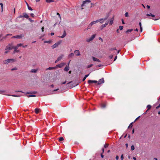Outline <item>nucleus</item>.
Instances as JSON below:
<instances>
[{
	"label": "nucleus",
	"instance_id": "obj_25",
	"mask_svg": "<svg viewBox=\"0 0 160 160\" xmlns=\"http://www.w3.org/2000/svg\"><path fill=\"white\" fill-rule=\"evenodd\" d=\"M89 75V74L85 75L82 79V81H84V80H85L86 79V78L88 77Z\"/></svg>",
	"mask_w": 160,
	"mask_h": 160
},
{
	"label": "nucleus",
	"instance_id": "obj_36",
	"mask_svg": "<svg viewBox=\"0 0 160 160\" xmlns=\"http://www.w3.org/2000/svg\"><path fill=\"white\" fill-rule=\"evenodd\" d=\"M63 138L62 137H61L59 138V140L60 141H61L63 140Z\"/></svg>",
	"mask_w": 160,
	"mask_h": 160
},
{
	"label": "nucleus",
	"instance_id": "obj_22",
	"mask_svg": "<svg viewBox=\"0 0 160 160\" xmlns=\"http://www.w3.org/2000/svg\"><path fill=\"white\" fill-rule=\"evenodd\" d=\"M97 20H100L99 22H100V23H103L104 22V20H103V19L102 18H101L100 19H98Z\"/></svg>",
	"mask_w": 160,
	"mask_h": 160
},
{
	"label": "nucleus",
	"instance_id": "obj_7",
	"mask_svg": "<svg viewBox=\"0 0 160 160\" xmlns=\"http://www.w3.org/2000/svg\"><path fill=\"white\" fill-rule=\"evenodd\" d=\"M65 63L64 62H62L59 64H58L56 66V68L58 67L59 68H61L62 67L65 65Z\"/></svg>",
	"mask_w": 160,
	"mask_h": 160
},
{
	"label": "nucleus",
	"instance_id": "obj_21",
	"mask_svg": "<svg viewBox=\"0 0 160 160\" xmlns=\"http://www.w3.org/2000/svg\"><path fill=\"white\" fill-rule=\"evenodd\" d=\"M74 55V53H71L68 55V56L69 58H72L73 57Z\"/></svg>",
	"mask_w": 160,
	"mask_h": 160
},
{
	"label": "nucleus",
	"instance_id": "obj_27",
	"mask_svg": "<svg viewBox=\"0 0 160 160\" xmlns=\"http://www.w3.org/2000/svg\"><path fill=\"white\" fill-rule=\"evenodd\" d=\"M146 15L147 16H151L152 17H155V15H154L152 14L151 13L150 14H147Z\"/></svg>",
	"mask_w": 160,
	"mask_h": 160
},
{
	"label": "nucleus",
	"instance_id": "obj_40",
	"mask_svg": "<svg viewBox=\"0 0 160 160\" xmlns=\"http://www.w3.org/2000/svg\"><path fill=\"white\" fill-rule=\"evenodd\" d=\"M125 16L126 17H128V12H126L125 13Z\"/></svg>",
	"mask_w": 160,
	"mask_h": 160
},
{
	"label": "nucleus",
	"instance_id": "obj_30",
	"mask_svg": "<svg viewBox=\"0 0 160 160\" xmlns=\"http://www.w3.org/2000/svg\"><path fill=\"white\" fill-rule=\"evenodd\" d=\"M51 41H44V43H51Z\"/></svg>",
	"mask_w": 160,
	"mask_h": 160
},
{
	"label": "nucleus",
	"instance_id": "obj_53",
	"mask_svg": "<svg viewBox=\"0 0 160 160\" xmlns=\"http://www.w3.org/2000/svg\"><path fill=\"white\" fill-rule=\"evenodd\" d=\"M117 56H116L114 58V61H115L116 60V59H117Z\"/></svg>",
	"mask_w": 160,
	"mask_h": 160
},
{
	"label": "nucleus",
	"instance_id": "obj_63",
	"mask_svg": "<svg viewBox=\"0 0 160 160\" xmlns=\"http://www.w3.org/2000/svg\"><path fill=\"white\" fill-rule=\"evenodd\" d=\"M122 23L123 24H125V22L123 19L122 20Z\"/></svg>",
	"mask_w": 160,
	"mask_h": 160
},
{
	"label": "nucleus",
	"instance_id": "obj_61",
	"mask_svg": "<svg viewBox=\"0 0 160 160\" xmlns=\"http://www.w3.org/2000/svg\"><path fill=\"white\" fill-rule=\"evenodd\" d=\"M147 7L148 9H149L150 8V6L148 5L147 6Z\"/></svg>",
	"mask_w": 160,
	"mask_h": 160
},
{
	"label": "nucleus",
	"instance_id": "obj_55",
	"mask_svg": "<svg viewBox=\"0 0 160 160\" xmlns=\"http://www.w3.org/2000/svg\"><path fill=\"white\" fill-rule=\"evenodd\" d=\"M140 117V116H138V118H137L135 119V121H134V122H135V121H136Z\"/></svg>",
	"mask_w": 160,
	"mask_h": 160
},
{
	"label": "nucleus",
	"instance_id": "obj_33",
	"mask_svg": "<svg viewBox=\"0 0 160 160\" xmlns=\"http://www.w3.org/2000/svg\"><path fill=\"white\" fill-rule=\"evenodd\" d=\"M19 47L17 44L16 46H13V49H17Z\"/></svg>",
	"mask_w": 160,
	"mask_h": 160
},
{
	"label": "nucleus",
	"instance_id": "obj_11",
	"mask_svg": "<svg viewBox=\"0 0 160 160\" xmlns=\"http://www.w3.org/2000/svg\"><path fill=\"white\" fill-rule=\"evenodd\" d=\"M66 32L65 31H64L62 35V36H58V37L59 38H63L66 36Z\"/></svg>",
	"mask_w": 160,
	"mask_h": 160
},
{
	"label": "nucleus",
	"instance_id": "obj_28",
	"mask_svg": "<svg viewBox=\"0 0 160 160\" xmlns=\"http://www.w3.org/2000/svg\"><path fill=\"white\" fill-rule=\"evenodd\" d=\"M109 50L110 51H112L114 50H117V49L116 48H111L109 49Z\"/></svg>",
	"mask_w": 160,
	"mask_h": 160
},
{
	"label": "nucleus",
	"instance_id": "obj_16",
	"mask_svg": "<svg viewBox=\"0 0 160 160\" xmlns=\"http://www.w3.org/2000/svg\"><path fill=\"white\" fill-rule=\"evenodd\" d=\"M69 69V66H66L64 68V71L67 72Z\"/></svg>",
	"mask_w": 160,
	"mask_h": 160
},
{
	"label": "nucleus",
	"instance_id": "obj_41",
	"mask_svg": "<svg viewBox=\"0 0 160 160\" xmlns=\"http://www.w3.org/2000/svg\"><path fill=\"white\" fill-rule=\"evenodd\" d=\"M92 66H93V64H90V65H88L87 66V68H90L91 67H92Z\"/></svg>",
	"mask_w": 160,
	"mask_h": 160
},
{
	"label": "nucleus",
	"instance_id": "obj_10",
	"mask_svg": "<svg viewBox=\"0 0 160 160\" xmlns=\"http://www.w3.org/2000/svg\"><path fill=\"white\" fill-rule=\"evenodd\" d=\"M74 52L75 55L77 56H79L80 55V52L78 50H75L74 51Z\"/></svg>",
	"mask_w": 160,
	"mask_h": 160
},
{
	"label": "nucleus",
	"instance_id": "obj_47",
	"mask_svg": "<svg viewBox=\"0 0 160 160\" xmlns=\"http://www.w3.org/2000/svg\"><path fill=\"white\" fill-rule=\"evenodd\" d=\"M121 159H122V160H123V154H122L121 156Z\"/></svg>",
	"mask_w": 160,
	"mask_h": 160
},
{
	"label": "nucleus",
	"instance_id": "obj_13",
	"mask_svg": "<svg viewBox=\"0 0 160 160\" xmlns=\"http://www.w3.org/2000/svg\"><path fill=\"white\" fill-rule=\"evenodd\" d=\"M100 20H97L96 21H93L92 22L90 23L92 25L95 24L99 22Z\"/></svg>",
	"mask_w": 160,
	"mask_h": 160
},
{
	"label": "nucleus",
	"instance_id": "obj_17",
	"mask_svg": "<svg viewBox=\"0 0 160 160\" xmlns=\"http://www.w3.org/2000/svg\"><path fill=\"white\" fill-rule=\"evenodd\" d=\"M23 17L26 18H28V15L26 13H23Z\"/></svg>",
	"mask_w": 160,
	"mask_h": 160
},
{
	"label": "nucleus",
	"instance_id": "obj_49",
	"mask_svg": "<svg viewBox=\"0 0 160 160\" xmlns=\"http://www.w3.org/2000/svg\"><path fill=\"white\" fill-rule=\"evenodd\" d=\"M108 18V17H107L103 18V20H104V21H105L107 19V18Z\"/></svg>",
	"mask_w": 160,
	"mask_h": 160
},
{
	"label": "nucleus",
	"instance_id": "obj_32",
	"mask_svg": "<svg viewBox=\"0 0 160 160\" xmlns=\"http://www.w3.org/2000/svg\"><path fill=\"white\" fill-rule=\"evenodd\" d=\"M92 25H91V24L90 23L88 26V27H87V29H90L92 27Z\"/></svg>",
	"mask_w": 160,
	"mask_h": 160
},
{
	"label": "nucleus",
	"instance_id": "obj_9",
	"mask_svg": "<svg viewBox=\"0 0 160 160\" xmlns=\"http://www.w3.org/2000/svg\"><path fill=\"white\" fill-rule=\"evenodd\" d=\"M108 22H107L104 24L102 25L100 28V29L102 30L103 28L106 27L108 24Z\"/></svg>",
	"mask_w": 160,
	"mask_h": 160
},
{
	"label": "nucleus",
	"instance_id": "obj_23",
	"mask_svg": "<svg viewBox=\"0 0 160 160\" xmlns=\"http://www.w3.org/2000/svg\"><path fill=\"white\" fill-rule=\"evenodd\" d=\"M139 25L140 26V31L141 32H142V28L141 26H142V24H141V22H140L139 23Z\"/></svg>",
	"mask_w": 160,
	"mask_h": 160
},
{
	"label": "nucleus",
	"instance_id": "obj_2",
	"mask_svg": "<svg viewBox=\"0 0 160 160\" xmlns=\"http://www.w3.org/2000/svg\"><path fill=\"white\" fill-rule=\"evenodd\" d=\"M88 4H90V7H91V1L90 0H86L83 2L82 4L81 5V7H83L84 6H87Z\"/></svg>",
	"mask_w": 160,
	"mask_h": 160
},
{
	"label": "nucleus",
	"instance_id": "obj_46",
	"mask_svg": "<svg viewBox=\"0 0 160 160\" xmlns=\"http://www.w3.org/2000/svg\"><path fill=\"white\" fill-rule=\"evenodd\" d=\"M18 46L19 47L22 46V45H23V44H22L21 43L18 44Z\"/></svg>",
	"mask_w": 160,
	"mask_h": 160
},
{
	"label": "nucleus",
	"instance_id": "obj_44",
	"mask_svg": "<svg viewBox=\"0 0 160 160\" xmlns=\"http://www.w3.org/2000/svg\"><path fill=\"white\" fill-rule=\"evenodd\" d=\"M108 144H105L104 145V147L105 148H106L108 147Z\"/></svg>",
	"mask_w": 160,
	"mask_h": 160
},
{
	"label": "nucleus",
	"instance_id": "obj_39",
	"mask_svg": "<svg viewBox=\"0 0 160 160\" xmlns=\"http://www.w3.org/2000/svg\"><path fill=\"white\" fill-rule=\"evenodd\" d=\"M135 149L134 146L132 145L131 147V150H133Z\"/></svg>",
	"mask_w": 160,
	"mask_h": 160
},
{
	"label": "nucleus",
	"instance_id": "obj_52",
	"mask_svg": "<svg viewBox=\"0 0 160 160\" xmlns=\"http://www.w3.org/2000/svg\"><path fill=\"white\" fill-rule=\"evenodd\" d=\"M99 40H101L102 42V41H103V39H102L101 38V37H99Z\"/></svg>",
	"mask_w": 160,
	"mask_h": 160
},
{
	"label": "nucleus",
	"instance_id": "obj_37",
	"mask_svg": "<svg viewBox=\"0 0 160 160\" xmlns=\"http://www.w3.org/2000/svg\"><path fill=\"white\" fill-rule=\"evenodd\" d=\"M0 5L2 8V12L3 11V4L2 3H0Z\"/></svg>",
	"mask_w": 160,
	"mask_h": 160
},
{
	"label": "nucleus",
	"instance_id": "obj_35",
	"mask_svg": "<svg viewBox=\"0 0 160 160\" xmlns=\"http://www.w3.org/2000/svg\"><path fill=\"white\" fill-rule=\"evenodd\" d=\"M101 107L102 108H104L106 107V105L104 104H102L101 105Z\"/></svg>",
	"mask_w": 160,
	"mask_h": 160
},
{
	"label": "nucleus",
	"instance_id": "obj_50",
	"mask_svg": "<svg viewBox=\"0 0 160 160\" xmlns=\"http://www.w3.org/2000/svg\"><path fill=\"white\" fill-rule=\"evenodd\" d=\"M35 95H29V96H28V97H35Z\"/></svg>",
	"mask_w": 160,
	"mask_h": 160
},
{
	"label": "nucleus",
	"instance_id": "obj_60",
	"mask_svg": "<svg viewBox=\"0 0 160 160\" xmlns=\"http://www.w3.org/2000/svg\"><path fill=\"white\" fill-rule=\"evenodd\" d=\"M12 96H13V97H19V96L16 95H12Z\"/></svg>",
	"mask_w": 160,
	"mask_h": 160
},
{
	"label": "nucleus",
	"instance_id": "obj_54",
	"mask_svg": "<svg viewBox=\"0 0 160 160\" xmlns=\"http://www.w3.org/2000/svg\"><path fill=\"white\" fill-rule=\"evenodd\" d=\"M70 61L71 60H70L69 62L68 63H67V66H69V64H70Z\"/></svg>",
	"mask_w": 160,
	"mask_h": 160
},
{
	"label": "nucleus",
	"instance_id": "obj_19",
	"mask_svg": "<svg viewBox=\"0 0 160 160\" xmlns=\"http://www.w3.org/2000/svg\"><path fill=\"white\" fill-rule=\"evenodd\" d=\"M113 18H112L110 20V22H109V24L110 25H112L113 24Z\"/></svg>",
	"mask_w": 160,
	"mask_h": 160
},
{
	"label": "nucleus",
	"instance_id": "obj_51",
	"mask_svg": "<svg viewBox=\"0 0 160 160\" xmlns=\"http://www.w3.org/2000/svg\"><path fill=\"white\" fill-rule=\"evenodd\" d=\"M30 15L31 16H32V17H33L34 16V14L32 13H31L30 14Z\"/></svg>",
	"mask_w": 160,
	"mask_h": 160
},
{
	"label": "nucleus",
	"instance_id": "obj_24",
	"mask_svg": "<svg viewBox=\"0 0 160 160\" xmlns=\"http://www.w3.org/2000/svg\"><path fill=\"white\" fill-rule=\"evenodd\" d=\"M39 112V109L38 108H36L35 109V112L36 114L38 113Z\"/></svg>",
	"mask_w": 160,
	"mask_h": 160
},
{
	"label": "nucleus",
	"instance_id": "obj_31",
	"mask_svg": "<svg viewBox=\"0 0 160 160\" xmlns=\"http://www.w3.org/2000/svg\"><path fill=\"white\" fill-rule=\"evenodd\" d=\"M17 69H18V68L16 67H15L13 68H12L11 70V71H13L14 70H17Z\"/></svg>",
	"mask_w": 160,
	"mask_h": 160
},
{
	"label": "nucleus",
	"instance_id": "obj_57",
	"mask_svg": "<svg viewBox=\"0 0 160 160\" xmlns=\"http://www.w3.org/2000/svg\"><path fill=\"white\" fill-rule=\"evenodd\" d=\"M118 158H119V157L118 156H117L116 157V159L117 160H118Z\"/></svg>",
	"mask_w": 160,
	"mask_h": 160
},
{
	"label": "nucleus",
	"instance_id": "obj_48",
	"mask_svg": "<svg viewBox=\"0 0 160 160\" xmlns=\"http://www.w3.org/2000/svg\"><path fill=\"white\" fill-rule=\"evenodd\" d=\"M113 57V55H110L109 56V58H110V59H112V58Z\"/></svg>",
	"mask_w": 160,
	"mask_h": 160
},
{
	"label": "nucleus",
	"instance_id": "obj_43",
	"mask_svg": "<svg viewBox=\"0 0 160 160\" xmlns=\"http://www.w3.org/2000/svg\"><path fill=\"white\" fill-rule=\"evenodd\" d=\"M28 10H31V11L32 10V9L30 6H28Z\"/></svg>",
	"mask_w": 160,
	"mask_h": 160
},
{
	"label": "nucleus",
	"instance_id": "obj_20",
	"mask_svg": "<svg viewBox=\"0 0 160 160\" xmlns=\"http://www.w3.org/2000/svg\"><path fill=\"white\" fill-rule=\"evenodd\" d=\"M56 67H49L47 69V70H52L53 69H55L56 68Z\"/></svg>",
	"mask_w": 160,
	"mask_h": 160
},
{
	"label": "nucleus",
	"instance_id": "obj_5",
	"mask_svg": "<svg viewBox=\"0 0 160 160\" xmlns=\"http://www.w3.org/2000/svg\"><path fill=\"white\" fill-rule=\"evenodd\" d=\"M61 41L58 42L57 43H55L52 46V49H54L57 47L61 43Z\"/></svg>",
	"mask_w": 160,
	"mask_h": 160
},
{
	"label": "nucleus",
	"instance_id": "obj_14",
	"mask_svg": "<svg viewBox=\"0 0 160 160\" xmlns=\"http://www.w3.org/2000/svg\"><path fill=\"white\" fill-rule=\"evenodd\" d=\"M98 82V81L96 80H89L88 81V83H96Z\"/></svg>",
	"mask_w": 160,
	"mask_h": 160
},
{
	"label": "nucleus",
	"instance_id": "obj_18",
	"mask_svg": "<svg viewBox=\"0 0 160 160\" xmlns=\"http://www.w3.org/2000/svg\"><path fill=\"white\" fill-rule=\"evenodd\" d=\"M37 70L35 69H32L31 70L30 72L32 73H36L37 72Z\"/></svg>",
	"mask_w": 160,
	"mask_h": 160
},
{
	"label": "nucleus",
	"instance_id": "obj_3",
	"mask_svg": "<svg viewBox=\"0 0 160 160\" xmlns=\"http://www.w3.org/2000/svg\"><path fill=\"white\" fill-rule=\"evenodd\" d=\"M95 36H96L95 34H93L89 38H87L86 39V41L87 42H90V41H92L94 39V38H95Z\"/></svg>",
	"mask_w": 160,
	"mask_h": 160
},
{
	"label": "nucleus",
	"instance_id": "obj_34",
	"mask_svg": "<svg viewBox=\"0 0 160 160\" xmlns=\"http://www.w3.org/2000/svg\"><path fill=\"white\" fill-rule=\"evenodd\" d=\"M46 2L48 3H50L53 2L54 1L52 0H46Z\"/></svg>",
	"mask_w": 160,
	"mask_h": 160
},
{
	"label": "nucleus",
	"instance_id": "obj_38",
	"mask_svg": "<svg viewBox=\"0 0 160 160\" xmlns=\"http://www.w3.org/2000/svg\"><path fill=\"white\" fill-rule=\"evenodd\" d=\"M147 108H148V109L149 110L151 108V106L150 105H148L147 106Z\"/></svg>",
	"mask_w": 160,
	"mask_h": 160
},
{
	"label": "nucleus",
	"instance_id": "obj_12",
	"mask_svg": "<svg viewBox=\"0 0 160 160\" xmlns=\"http://www.w3.org/2000/svg\"><path fill=\"white\" fill-rule=\"evenodd\" d=\"M24 36L23 34H21L20 35H18L16 36V38L20 39Z\"/></svg>",
	"mask_w": 160,
	"mask_h": 160
},
{
	"label": "nucleus",
	"instance_id": "obj_64",
	"mask_svg": "<svg viewBox=\"0 0 160 160\" xmlns=\"http://www.w3.org/2000/svg\"><path fill=\"white\" fill-rule=\"evenodd\" d=\"M6 50V51L5 52V53H7L8 52V51L7 50Z\"/></svg>",
	"mask_w": 160,
	"mask_h": 160
},
{
	"label": "nucleus",
	"instance_id": "obj_59",
	"mask_svg": "<svg viewBox=\"0 0 160 160\" xmlns=\"http://www.w3.org/2000/svg\"><path fill=\"white\" fill-rule=\"evenodd\" d=\"M28 19L31 22H33V21L31 19V18H28Z\"/></svg>",
	"mask_w": 160,
	"mask_h": 160
},
{
	"label": "nucleus",
	"instance_id": "obj_8",
	"mask_svg": "<svg viewBox=\"0 0 160 160\" xmlns=\"http://www.w3.org/2000/svg\"><path fill=\"white\" fill-rule=\"evenodd\" d=\"M104 82V80L103 78L100 79L98 81V84H101L103 83Z\"/></svg>",
	"mask_w": 160,
	"mask_h": 160
},
{
	"label": "nucleus",
	"instance_id": "obj_1",
	"mask_svg": "<svg viewBox=\"0 0 160 160\" xmlns=\"http://www.w3.org/2000/svg\"><path fill=\"white\" fill-rule=\"evenodd\" d=\"M16 60L14 59H8L3 61V63L5 64H8L9 63H12L15 62Z\"/></svg>",
	"mask_w": 160,
	"mask_h": 160
},
{
	"label": "nucleus",
	"instance_id": "obj_29",
	"mask_svg": "<svg viewBox=\"0 0 160 160\" xmlns=\"http://www.w3.org/2000/svg\"><path fill=\"white\" fill-rule=\"evenodd\" d=\"M133 29H128L126 31V32H131L132 31Z\"/></svg>",
	"mask_w": 160,
	"mask_h": 160
},
{
	"label": "nucleus",
	"instance_id": "obj_45",
	"mask_svg": "<svg viewBox=\"0 0 160 160\" xmlns=\"http://www.w3.org/2000/svg\"><path fill=\"white\" fill-rule=\"evenodd\" d=\"M119 28L120 30H122L123 28V27L122 26H119Z\"/></svg>",
	"mask_w": 160,
	"mask_h": 160
},
{
	"label": "nucleus",
	"instance_id": "obj_4",
	"mask_svg": "<svg viewBox=\"0 0 160 160\" xmlns=\"http://www.w3.org/2000/svg\"><path fill=\"white\" fill-rule=\"evenodd\" d=\"M13 49V46L11 44H8L6 47L5 50H11Z\"/></svg>",
	"mask_w": 160,
	"mask_h": 160
},
{
	"label": "nucleus",
	"instance_id": "obj_26",
	"mask_svg": "<svg viewBox=\"0 0 160 160\" xmlns=\"http://www.w3.org/2000/svg\"><path fill=\"white\" fill-rule=\"evenodd\" d=\"M14 50L13 51V53H15L16 52H20L19 50H18L17 49H14Z\"/></svg>",
	"mask_w": 160,
	"mask_h": 160
},
{
	"label": "nucleus",
	"instance_id": "obj_62",
	"mask_svg": "<svg viewBox=\"0 0 160 160\" xmlns=\"http://www.w3.org/2000/svg\"><path fill=\"white\" fill-rule=\"evenodd\" d=\"M23 17L22 15H20L18 18H22Z\"/></svg>",
	"mask_w": 160,
	"mask_h": 160
},
{
	"label": "nucleus",
	"instance_id": "obj_6",
	"mask_svg": "<svg viewBox=\"0 0 160 160\" xmlns=\"http://www.w3.org/2000/svg\"><path fill=\"white\" fill-rule=\"evenodd\" d=\"M64 56V55H60L57 59L55 61V63H57V62H58Z\"/></svg>",
	"mask_w": 160,
	"mask_h": 160
},
{
	"label": "nucleus",
	"instance_id": "obj_56",
	"mask_svg": "<svg viewBox=\"0 0 160 160\" xmlns=\"http://www.w3.org/2000/svg\"><path fill=\"white\" fill-rule=\"evenodd\" d=\"M159 18H153V19L154 20H158L159 19Z\"/></svg>",
	"mask_w": 160,
	"mask_h": 160
},
{
	"label": "nucleus",
	"instance_id": "obj_58",
	"mask_svg": "<svg viewBox=\"0 0 160 160\" xmlns=\"http://www.w3.org/2000/svg\"><path fill=\"white\" fill-rule=\"evenodd\" d=\"M57 15H58V16H59V18H61V17H60V14H59V13H58L57 12Z\"/></svg>",
	"mask_w": 160,
	"mask_h": 160
},
{
	"label": "nucleus",
	"instance_id": "obj_15",
	"mask_svg": "<svg viewBox=\"0 0 160 160\" xmlns=\"http://www.w3.org/2000/svg\"><path fill=\"white\" fill-rule=\"evenodd\" d=\"M92 59L94 61L98 62H100V61L99 60V59H98L94 57H92Z\"/></svg>",
	"mask_w": 160,
	"mask_h": 160
},
{
	"label": "nucleus",
	"instance_id": "obj_42",
	"mask_svg": "<svg viewBox=\"0 0 160 160\" xmlns=\"http://www.w3.org/2000/svg\"><path fill=\"white\" fill-rule=\"evenodd\" d=\"M133 123V122L131 123L129 125V126L128 127V128H130V127H132V123Z\"/></svg>",
	"mask_w": 160,
	"mask_h": 160
}]
</instances>
